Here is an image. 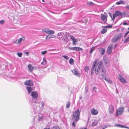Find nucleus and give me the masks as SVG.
I'll list each match as a JSON object with an SVG mask.
<instances>
[{"mask_svg": "<svg viewBox=\"0 0 129 129\" xmlns=\"http://www.w3.org/2000/svg\"><path fill=\"white\" fill-rule=\"evenodd\" d=\"M43 32H45L47 34L49 35H52L54 33V31L52 30H51L48 28L43 29L42 30Z\"/></svg>", "mask_w": 129, "mask_h": 129, "instance_id": "7", "label": "nucleus"}, {"mask_svg": "<svg viewBox=\"0 0 129 129\" xmlns=\"http://www.w3.org/2000/svg\"><path fill=\"white\" fill-rule=\"evenodd\" d=\"M101 76H102V78L103 79H105L108 83L110 84L112 83L111 81L109 79L106 78V73H104V74H102Z\"/></svg>", "mask_w": 129, "mask_h": 129, "instance_id": "6", "label": "nucleus"}, {"mask_svg": "<svg viewBox=\"0 0 129 129\" xmlns=\"http://www.w3.org/2000/svg\"><path fill=\"white\" fill-rule=\"evenodd\" d=\"M80 129H86V128H85V127L82 128H81Z\"/></svg>", "mask_w": 129, "mask_h": 129, "instance_id": "51", "label": "nucleus"}, {"mask_svg": "<svg viewBox=\"0 0 129 129\" xmlns=\"http://www.w3.org/2000/svg\"><path fill=\"white\" fill-rule=\"evenodd\" d=\"M93 90L95 91H96V88L95 87H94L93 88Z\"/></svg>", "mask_w": 129, "mask_h": 129, "instance_id": "48", "label": "nucleus"}, {"mask_svg": "<svg viewBox=\"0 0 129 129\" xmlns=\"http://www.w3.org/2000/svg\"><path fill=\"white\" fill-rule=\"evenodd\" d=\"M47 52V51H45L42 52H41V53L42 55H44Z\"/></svg>", "mask_w": 129, "mask_h": 129, "instance_id": "39", "label": "nucleus"}, {"mask_svg": "<svg viewBox=\"0 0 129 129\" xmlns=\"http://www.w3.org/2000/svg\"><path fill=\"white\" fill-rule=\"evenodd\" d=\"M98 113V111L94 108L92 109L91 111V113L93 115H96Z\"/></svg>", "mask_w": 129, "mask_h": 129, "instance_id": "19", "label": "nucleus"}, {"mask_svg": "<svg viewBox=\"0 0 129 129\" xmlns=\"http://www.w3.org/2000/svg\"><path fill=\"white\" fill-rule=\"evenodd\" d=\"M120 82L123 84H125L127 83L128 82L126 79H124L122 76L120 75L118 77Z\"/></svg>", "mask_w": 129, "mask_h": 129, "instance_id": "8", "label": "nucleus"}, {"mask_svg": "<svg viewBox=\"0 0 129 129\" xmlns=\"http://www.w3.org/2000/svg\"><path fill=\"white\" fill-rule=\"evenodd\" d=\"M109 110L110 113L111 114H112L114 111L113 106L111 105H110L109 106Z\"/></svg>", "mask_w": 129, "mask_h": 129, "instance_id": "18", "label": "nucleus"}, {"mask_svg": "<svg viewBox=\"0 0 129 129\" xmlns=\"http://www.w3.org/2000/svg\"><path fill=\"white\" fill-rule=\"evenodd\" d=\"M94 5V3L91 2H88L87 3V5L88 6H93Z\"/></svg>", "mask_w": 129, "mask_h": 129, "instance_id": "30", "label": "nucleus"}, {"mask_svg": "<svg viewBox=\"0 0 129 129\" xmlns=\"http://www.w3.org/2000/svg\"><path fill=\"white\" fill-rule=\"evenodd\" d=\"M62 57H64V58L66 59L67 60H68L69 59V57L66 55H62Z\"/></svg>", "mask_w": 129, "mask_h": 129, "instance_id": "37", "label": "nucleus"}, {"mask_svg": "<svg viewBox=\"0 0 129 129\" xmlns=\"http://www.w3.org/2000/svg\"><path fill=\"white\" fill-rule=\"evenodd\" d=\"M73 74L76 76H77L79 77H80V74L78 72L77 70L76 69H73L72 71Z\"/></svg>", "mask_w": 129, "mask_h": 129, "instance_id": "13", "label": "nucleus"}, {"mask_svg": "<svg viewBox=\"0 0 129 129\" xmlns=\"http://www.w3.org/2000/svg\"><path fill=\"white\" fill-rule=\"evenodd\" d=\"M99 49L101 54L102 55H103L105 53V50L104 49L102 48H100Z\"/></svg>", "mask_w": 129, "mask_h": 129, "instance_id": "20", "label": "nucleus"}, {"mask_svg": "<svg viewBox=\"0 0 129 129\" xmlns=\"http://www.w3.org/2000/svg\"><path fill=\"white\" fill-rule=\"evenodd\" d=\"M103 60L105 65L106 66H108L109 64V61L108 58L105 57H104Z\"/></svg>", "mask_w": 129, "mask_h": 129, "instance_id": "15", "label": "nucleus"}, {"mask_svg": "<svg viewBox=\"0 0 129 129\" xmlns=\"http://www.w3.org/2000/svg\"><path fill=\"white\" fill-rule=\"evenodd\" d=\"M123 25H128V24L126 22H124L123 23Z\"/></svg>", "mask_w": 129, "mask_h": 129, "instance_id": "50", "label": "nucleus"}, {"mask_svg": "<svg viewBox=\"0 0 129 129\" xmlns=\"http://www.w3.org/2000/svg\"><path fill=\"white\" fill-rule=\"evenodd\" d=\"M128 33H129V31H128L124 35V37H125L127 35Z\"/></svg>", "mask_w": 129, "mask_h": 129, "instance_id": "45", "label": "nucleus"}, {"mask_svg": "<svg viewBox=\"0 0 129 129\" xmlns=\"http://www.w3.org/2000/svg\"><path fill=\"white\" fill-rule=\"evenodd\" d=\"M27 67L29 71L31 72L33 71V70L34 68L32 67V66L31 64H30L28 65L27 66Z\"/></svg>", "mask_w": 129, "mask_h": 129, "instance_id": "22", "label": "nucleus"}, {"mask_svg": "<svg viewBox=\"0 0 129 129\" xmlns=\"http://www.w3.org/2000/svg\"><path fill=\"white\" fill-rule=\"evenodd\" d=\"M68 49L71 50L76 51H81L82 50V48L76 47H69L68 48Z\"/></svg>", "mask_w": 129, "mask_h": 129, "instance_id": "9", "label": "nucleus"}, {"mask_svg": "<svg viewBox=\"0 0 129 129\" xmlns=\"http://www.w3.org/2000/svg\"><path fill=\"white\" fill-rule=\"evenodd\" d=\"M123 2L122 1H120L119 2H117L116 3V4L117 5H119L121 4H123Z\"/></svg>", "mask_w": 129, "mask_h": 129, "instance_id": "31", "label": "nucleus"}, {"mask_svg": "<svg viewBox=\"0 0 129 129\" xmlns=\"http://www.w3.org/2000/svg\"><path fill=\"white\" fill-rule=\"evenodd\" d=\"M115 15L118 16H120L122 15V14L120 11H116L115 12Z\"/></svg>", "mask_w": 129, "mask_h": 129, "instance_id": "21", "label": "nucleus"}, {"mask_svg": "<svg viewBox=\"0 0 129 129\" xmlns=\"http://www.w3.org/2000/svg\"><path fill=\"white\" fill-rule=\"evenodd\" d=\"M122 34H120L118 35L113 37L112 40V42H116L118 40H120Z\"/></svg>", "mask_w": 129, "mask_h": 129, "instance_id": "5", "label": "nucleus"}, {"mask_svg": "<svg viewBox=\"0 0 129 129\" xmlns=\"http://www.w3.org/2000/svg\"><path fill=\"white\" fill-rule=\"evenodd\" d=\"M129 41V37L126 38V39L124 41V43H127Z\"/></svg>", "mask_w": 129, "mask_h": 129, "instance_id": "35", "label": "nucleus"}, {"mask_svg": "<svg viewBox=\"0 0 129 129\" xmlns=\"http://www.w3.org/2000/svg\"><path fill=\"white\" fill-rule=\"evenodd\" d=\"M31 95L33 99H36L38 96L37 93L36 91L32 92L31 94Z\"/></svg>", "mask_w": 129, "mask_h": 129, "instance_id": "14", "label": "nucleus"}, {"mask_svg": "<svg viewBox=\"0 0 129 129\" xmlns=\"http://www.w3.org/2000/svg\"><path fill=\"white\" fill-rule=\"evenodd\" d=\"M24 38L23 37H22L18 40H16L15 42H13V43L16 44H18L24 41Z\"/></svg>", "mask_w": 129, "mask_h": 129, "instance_id": "10", "label": "nucleus"}, {"mask_svg": "<svg viewBox=\"0 0 129 129\" xmlns=\"http://www.w3.org/2000/svg\"><path fill=\"white\" fill-rule=\"evenodd\" d=\"M72 125L73 126L75 127V124L74 122L73 121L72 123Z\"/></svg>", "mask_w": 129, "mask_h": 129, "instance_id": "46", "label": "nucleus"}, {"mask_svg": "<svg viewBox=\"0 0 129 129\" xmlns=\"http://www.w3.org/2000/svg\"><path fill=\"white\" fill-rule=\"evenodd\" d=\"M80 112L79 109L74 112L73 115L72 119L75 122H77L80 119Z\"/></svg>", "mask_w": 129, "mask_h": 129, "instance_id": "2", "label": "nucleus"}, {"mask_svg": "<svg viewBox=\"0 0 129 129\" xmlns=\"http://www.w3.org/2000/svg\"><path fill=\"white\" fill-rule=\"evenodd\" d=\"M89 68L88 66H85L84 68V70H85V71L86 72H87L88 69H89Z\"/></svg>", "mask_w": 129, "mask_h": 129, "instance_id": "36", "label": "nucleus"}, {"mask_svg": "<svg viewBox=\"0 0 129 129\" xmlns=\"http://www.w3.org/2000/svg\"><path fill=\"white\" fill-rule=\"evenodd\" d=\"M54 36L53 35H49L46 36L45 38L46 40H48L51 38H53Z\"/></svg>", "mask_w": 129, "mask_h": 129, "instance_id": "26", "label": "nucleus"}, {"mask_svg": "<svg viewBox=\"0 0 129 129\" xmlns=\"http://www.w3.org/2000/svg\"><path fill=\"white\" fill-rule=\"evenodd\" d=\"M52 129H60L59 127L57 126H54L52 128Z\"/></svg>", "mask_w": 129, "mask_h": 129, "instance_id": "41", "label": "nucleus"}, {"mask_svg": "<svg viewBox=\"0 0 129 129\" xmlns=\"http://www.w3.org/2000/svg\"><path fill=\"white\" fill-rule=\"evenodd\" d=\"M70 39L72 40L73 41V45H76L78 41L77 40L75 39L74 37L72 35L70 36Z\"/></svg>", "mask_w": 129, "mask_h": 129, "instance_id": "16", "label": "nucleus"}, {"mask_svg": "<svg viewBox=\"0 0 129 129\" xmlns=\"http://www.w3.org/2000/svg\"><path fill=\"white\" fill-rule=\"evenodd\" d=\"M101 18L103 21L104 22H106L107 20V15L105 16L102 14H101Z\"/></svg>", "mask_w": 129, "mask_h": 129, "instance_id": "17", "label": "nucleus"}, {"mask_svg": "<svg viewBox=\"0 0 129 129\" xmlns=\"http://www.w3.org/2000/svg\"><path fill=\"white\" fill-rule=\"evenodd\" d=\"M82 99V98L81 97H80V99Z\"/></svg>", "mask_w": 129, "mask_h": 129, "instance_id": "57", "label": "nucleus"}, {"mask_svg": "<svg viewBox=\"0 0 129 129\" xmlns=\"http://www.w3.org/2000/svg\"><path fill=\"white\" fill-rule=\"evenodd\" d=\"M17 54L18 56L19 57H21L22 55V54L20 53H17Z\"/></svg>", "mask_w": 129, "mask_h": 129, "instance_id": "38", "label": "nucleus"}, {"mask_svg": "<svg viewBox=\"0 0 129 129\" xmlns=\"http://www.w3.org/2000/svg\"><path fill=\"white\" fill-rule=\"evenodd\" d=\"M115 126L116 127H121V128H123L125 127L127 128H128L127 127H124L123 125H121L119 124H116L115 125Z\"/></svg>", "mask_w": 129, "mask_h": 129, "instance_id": "24", "label": "nucleus"}, {"mask_svg": "<svg viewBox=\"0 0 129 129\" xmlns=\"http://www.w3.org/2000/svg\"><path fill=\"white\" fill-rule=\"evenodd\" d=\"M27 90L28 91V94H29L30 92L32 91V88L30 87H26Z\"/></svg>", "mask_w": 129, "mask_h": 129, "instance_id": "27", "label": "nucleus"}, {"mask_svg": "<svg viewBox=\"0 0 129 129\" xmlns=\"http://www.w3.org/2000/svg\"><path fill=\"white\" fill-rule=\"evenodd\" d=\"M47 63V61L45 59L44 57L43 58V61L41 63V64L43 65H45Z\"/></svg>", "mask_w": 129, "mask_h": 129, "instance_id": "23", "label": "nucleus"}, {"mask_svg": "<svg viewBox=\"0 0 129 129\" xmlns=\"http://www.w3.org/2000/svg\"><path fill=\"white\" fill-rule=\"evenodd\" d=\"M117 44H115L114 46V47H116L117 46Z\"/></svg>", "mask_w": 129, "mask_h": 129, "instance_id": "52", "label": "nucleus"}, {"mask_svg": "<svg viewBox=\"0 0 129 129\" xmlns=\"http://www.w3.org/2000/svg\"><path fill=\"white\" fill-rule=\"evenodd\" d=\"M107 31V30L105 29H103L101 30V33L102 34H104Z\"/></svg>", "mask_w": 129, "mask_h": 129, "instance_id": "34", "label": "nucleus"}, {"mask_svg": "<svg viewBox=\"0 0 129 129\" xmlns=\"http://www.w3.org/2000/svg\"><path fill=\"white\" fill-rule=\"evenodd\" d=\"M29 52H25V53L28 56L29 54Z\"/></svg>", "mask_w": 129, "mask_h": 129, "instance_id": "49", "label": "nucleus"}, {"mask_svg": "<svg viewBox=\"0 0 129 129\" xmlns=\"http://www.w3.org/2000/svg\"><path fill=\"white\" fill-rule=\"evenodd\" d=\"M109 13V14L112 20H114V19L115 18V14H113V17H112V16L111 14L110 13Z\"/></svg>", "mask_w": 129, "mask_h": 129, "instance_id": "28", "label": "nucleus"}, {"mask_svg": "<svg viewBox=\"0 0 129 129\" xmlns=\"http://www.w3.org/2000/svg\"><path fill=\"white\" fill-rule=\"evenodd\" d=\"M44 129H45V128H44ZM46 129H49V128H47V129H46Z\"/></svg>", "mask_w": 129, "mask_h": 129, "instance_id": "58", "label": "nucleus"}, {"mask_svg": "<svg viewBox=\"0 0 129 129\" xmlns=\"http://www.w3.org/2000/svg\"><path fill=\"white\" fill-rule=\"evenodd\" d=\"M126 8L128 10H129V6L128 5L126 7Z\"/></svg>", "mask_w": 129, "mask_h": 129, "instance_id": "47", "label": "nucleus"}, {"mask_svg": "<svg viewBox=\"0 0 129 129\" xmlns=\"http://www.w3.org/2000/svg\"><path fill=\"white\" fill-rule=\"evenodd\" d=\"M24 84L25 85L31 86L33 85V82L32 80H29L25 82Z\"/></svg>", "mask_w": 129, "mask_h": 129, "instance_id": "12", "label": "nucleus"}, {"mask_svg": "<svg viewBox=\"0 0 129 129\" xmlns=\"http://www.w3.org/2000/svg\"><path fill=\"white\" fill-rule=\"evenodd\" d=\"M70 106V102L69 101H68L67 103L66 107L67 108H69Z\"/></svg>", "mask_w": 129, "mask_h": 129, "instance_id": "33", "label": "nucleus"}, {"mask_svg": "<svg viewBox=\"0 0 129 129\" xmlns=\"http://www.w3.org/2000/svg\"><path fill=\"white\" fill-rule=\"evenodd\" d=\"M112 27V26L111 25H108L104 26V27L105 28H111Z\"/></svg>", "mask_w": 129, "mask_h": 129, "instance_id": "40", "label": "nucleus"}, {"mask_svg": "<svg viewBox=\"0 0 129 129\" xmlns=\"http://www.w3.org/2000/svg\"><path fill=\"white\" fill-rule=\"evenodd\" d=\"M124 29V28L122 29H121V31H123V29Z\"/></svg>", "mask_w": 129, "mask_h": 129, "instance_id": "53", "label": "nucleus"}, {"mask_svg": "<svg viewBox=\"0 0 129 129\" xmlns=\"http://www.w3.org/2000/svg\"><path fill=\"white\" fill-rule=\"evenodd\" d=\"M42 1L43 2H45L44 1V0H42Z\"/></svg>", "mask_w": 129, "mask_h": 129, "instance_id": "54", "label": "nucleus"}, {"mask_svg": "<svg viewBox=\"0 0 129 129\" xmlns=\"http://www.w3.org/2000/svg\"><path fill=\"white\" fill-rule=\"evenodd\" d=\"M95 47H93L90 49V54H91L92 52L95 50Z\"/></svg>", "mask_w": 129, "mask_h": 129, "instance_id": "32", "label": "nucleus"}, {"mask_svg": "<svg viewBox=\"0 0 129 129\" xmlns=\"http://www.w3.org/2000/svg\"><path fill=\"white\" fill-rule=\"evenodd\" d=\"M113 44H111L108 46L107 50V53L108 54H111L112 52V48L113 47Z\"/></svg>", "mask_w": 129, "mask_h": 129, "instance_id": "11", "label": "nucleus"}, {"mask_svg": "<svg viewBox=\"0 0 129 129\" xmlns=\"http://www.w3.org/2000/svg\"><path fill=\"white\" fill-rule=\"evenodd\" d=\"M124 111V109L123 107L119 108L118 109L116 110V115L117 116H118L122 114Z\"/></svg>", "mask_w": 129, "mask_h": 129, "instance_id": "4", "label": "nucleus"}, {"mask_svg": "<svg viewBox=\"0 0 129 129\" xmlns=\"http://www.w3.org/2000/svg\"><path fill=\"white\" fill-rule=\"evenodd\" d=\"M88 87H85V92L86 93V92H88Z\"/></svg>", "mask_w": 129, "mask_h": 129, "instance_id": "42", "label": "nucleus"}, {"mask_svg": "<svg viewBox=\"0 0 129 129\" xmlns=\"http://www.w3.org/2000/svg\"><path fill=\"white\" fill-rule=\"evenodd\" d=\"M44 105V103L43 102H41V106L42 107H43Z\"/></svg>", "mask_w": 129, "mask_h": 129, "instance_id": "44", "label": "nucleus"}, {"mask_svg": "<svg viewBox=\"0 0 129 129\" xmlns=\"http://www.w3.org/2000/svg\"><path fill=\"white\" fill-rule=\"evenodd\" d=\"M42 118H43V117H42H42H41V119H42Z\"/></svg>", "mask_w": 129, "mask_h": 129, "instance_id": "55", "label": "nucleus"}, {"mask_svg": "<svg viewBox=\"0 0 129 129\" xmlns=\"http://www.w3.org/2000/svg\"><path fill=\"white\" fill-rule=\"evenodd\" d=\"M98 123V122L97 121L94 120L92 123V126H95Z\"/></svg>", "mask_w": 129, "mask_h": 129, "instance_id": "25", "label": "nucleus"}, {"mask_svg": "<svg viewBox=\"0 0 129 129\" xmlns=\"http://www.w3.org/2000/svg\"><path fill=\"white\" fill-rule=\"evenodd\" d=\"M57 38L60 40L64 41L68 37L67 34H64L63 33H60L57 35Z\"/></svg>", "mask_w": 129, "mask_h": 129, "instance_id": "3", "label": "nucleus"}, {"mask_svg": "<svg viewBox=\"0 0 129 129\" xmlns=\"http://www.w3.org/2000/svg\"><path fill=\"white\" fill-rule=\"evenodd\" d=\"M4 21L3 20H2L0 21V23L2 24H3L4 23Z\"/></svg>", "mask_w": 129, "mask_h": 129, "instance_id": "43", "label": "nucleus"}, {"mask_svg": "<svg viewBox=\"0 0 129 129\" xmlns=\"http://www.w3.org/2000/svg\"><path fill=\"white\" fill-rule=\"evenodd\" d=\"M97 59H96L93 62V64L91 67V75L93 74L94 73L96 75H99L101 74H104L106 73V71L103 68V63L101 61H99L97 64Z\"/></svg>", "mask_w": 129, "mask_h": 129, "instance_id": "1", "label": "nucleus"}, {"mask_svg": "<svg viewBox=\"0 0 129 129\" xmlns=\"http://www.w3.org/2000/svg\"><path fill=\"white\" fill-rule=\"evenodd\" d=\"M128 112H129V109L128 110Z\"/></svg>", "mask_w": 129, "mask_h": 129, "instance_id": "56", "label": "nucleus"}, {"mask_svg": "<svg viewBox=\"0 0 129 129\" xmlns=\"http://www.w3.org/2000/svg\"><path fill=\"white\" fill-rule=\"evenodd\" d=\"M69 62L70 64H73L74 63V61L72 58H71Z\"/></svg>", "mask_w": 129, "mask_h": 129, "instance_id": "29", "label": "nucleus"}]
</instances>
